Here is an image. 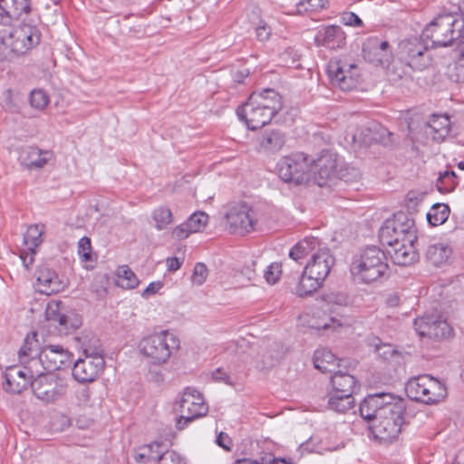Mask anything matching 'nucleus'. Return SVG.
Returning a JSON list of instances; mask_svg holds the SVG:
<instances>
[{
	"label": "nucleus",
	"instance_id": "obj_1",
	"mask_svg": "<svg viewBox=\"0 0 464 464\" xmlns=\"http://www.w3.org/2000/svg\"><path fill=\"white\" fill-rule=\"evenodd\" d=\"M283 107L282 96L275 89L253 92L247 101L237 109L238 119L248 130H256L270 123Z\"/></svg>",
	"mask_w": 464,
	"mask_h": 464
},
{
	"label": "nucleus",
	"instance_id": "obj_2",
	"mask_svg": "<svg viewBox=\"0 0 464 464\" xmlns=\"http://www.w3.org/2000/svg\"><path fill=\"white\" fill-rule=\"evenodd\" d=\"M410 416L406 411V402L396 397L394 401L388 403L374 420L368 426L375 440L388 444L395 441L404 425L409 424Z\"/></svg>",
	"mask_w": 464,
	"mask_h": 464
},
{
	"label": "nucleus",
	"instance_id": "obj_3",
	"mask_svg": "<svg viewBox=\"0 0 464 464\" xmlns=\"http://www.w3.org/2000/svg\"><path fill=\"white\" fill-rule=\"evenodd\" d=\"M389 265L383 250L369 246L354 256L350 265V273L354 281L371 284L389 276Z\"/></svg>",
	"mask_w": 464,
	"mask_h": 464
},
{
	"label": "nucleus",
	"instance_id": "obj_4",
	"mask_svg": "<svg viewBox=\"0 0 464 464\" xmlns=\"http://www.w3.org/2000/svg\"><path fill=\"white\" fill-rule=\"evenodd\" d=\"M464 32V18L457 13L438 14L422 30V35L430 41V47L455 45Z\"/></svg>",
	"mask_w": 464,
	"mask_h": 464
},
{
	"label": "nucleus",
	"instance_id": "obj_5",
	"mask_svg": "<svg viewBox=\"0 0 464 464\" xmlns=\"http://www.w3.org/2000/svg\"><path fill=\"white\" fill-rule=\"evenodd\" d=\"M179 339L168 330L143 337L139 343L140 353L150 363L161 365L166 363L171 354L179 348Z\"/></svg>",
	"mask_w": 464,
	"mask_h": 464
},
{
	"label": "nucleus",
	"instance_id": "obj_6",
	"mask_svg": "<svg viewBox=\"0 0 464 464\" xmlns=\"http://www.w3.org/2000/svg\"><path fill=\"white\" fill-rule=\"evenodd\" d=\"M40 17H31L21 20V24L12 30L7 35H4L5 46L15 55H23L36 47L42 37L39 28Z\"/></svg>",
	"mask_w": 464,
	"mask_h": 464
},
{
	"label": "nucleus",
	"instance_id": "obj_7",
	"mask_svg": "<svg viewBox=\"0 0 464 464\" xmlns=\"http://www.w3.org/2000/svg\"><path fill=\"white\" fill-rule=\"evenodd\" d=\"M37 334L32 333L25 338V350L33 352V355H40V360L46 372H52L70 368L73 354L60 344H45L41 347L36 339Z\"/></svg>",
	"mask_w": 464,
	"mask_h": 464
},
{
	"label": "nucleus",
	"instance_id": "obj_8",
	"mask_svg": "<svg viewBox=\"0 0 464 464\" xmlns=\"http://www.w3.org/2000/svg\"><path fill=\"white\" fill-rule=\"evenodd\" d=\"M84 358L74 362L72 369L73 378L81 383L94 382L102 372L105 361L101 345L83 347Z\"/></svg>",
	"mask_w": 464,
	"mask_h": 464
},
{
	"label": "nucleus",
	"instance_id": "obj_9",
	"mask_svg": "<svg viewBox=\"0 0 464 464\" xmlns=\"http://www.w3.org/2000/svg\"><path fill=\"white\" fill-rule=\"evenodd\" d=\"M279 178L287 183L300 185L309 179L311 162L308 155L303 152L283 157L277 163Z\"/></svg>",
	"mask_w": 464,
	"mask_h": 464
},
{
	"label": "nucleus",
	"instance_id": "obj_10",
	"mask_svg": "<svg viewBox=\"0 0 464 464\" xmlns=\"http://www.w3.org/2000/svg\"><path fill=\"white\" fill-rule=\"evenodd\" d=\"M430 47L428 39L422 34L404 39L399 44L401 58L409 66L419 71L425 69L431 63Z\"/></svg>",
	"mask_w": 464,
	"mask_h": 464
},
{
	"label": "nucleus",
	"instance_id": "obj_11",
	"mask_svg": "<svg viewBox=\"0 0 464 464\" xmlns=\"http://www.w3.org/2000/svg\"><path fill=\"white\" fill-rule=\"evenodd\" d=\"M396 233H406L408 242H417V229L413 218L403 211L393 214L392 218L386 219L379 230V238L382 245H391L396 241L393 236Z\"/></svg>",
	"mask_w": 464,
	"mask_h": 464
},
{
	"label": "nucleus",
	"instance_id": "obj_12",
	"mask_svg": "<svg viewBox=\"0 0 464 464\" xmlns=\"http://www.w3.org/2000/svg\"><path fill=\"white\" fill-rule=\"evenodd\" d=\"M180 411L183 414L177 420L176 428L184 430L188 423L196 419L206 416L208 406L205 403L202 395L194 388L187 387L179 401Z\"/></svg>",
	"mask_w": 464,
	"mask_h": 464
},
{
	"label": "nucleus",
	"instance_id": "obj_13",
	"mask_svg": "<svg viewBox=\"0 0 464 464\" xmlns=\"http://www.w3.org/2000/svg\"><path fill=\"white\" fill-rule=\"evenodd\" d=\"M415 330L420 336L428 337L436 342L450 339L454 330L446 320L423 316L414 320Z\"/></svg>",
	"mask_w": 464,
	"mask_h": 464
},
{
	"label": "nucleus",
	"instance_id": "obj_14",
	"mask_svg": "<svg viewBox=\"0 0 464 464\" xmlns=\"http://www.w3.org/2000/svg\"><path fill=\"white\" fill-rule=\"evenodd\" d=\"M362 57L370 63L387 67L392 63L393 54L388 41L378 36H370L362 44Z\"/></svg>",
	"mask_w": 464,
	"mask_h": 464
},
{
	"label": "nucleus",
	"instance_id": "obj_15",
	"mask_svg": "<svg viewBox=\"0 0 464 464\" xmlns=\"http://www.w3.org/2000/svg\"><path fill=\"white\" fill-rule=\"evenodd\" d=\"M0 23L10 25L14 20H25L38 15L31 0H0Z\"/></svg>",
	"mask_w": 464,
	"mask_h": 464
},
{
	"label": "nucleus",
	"instance_id": "obj_16",
	"mask_svg": "<svg viewBox=\"0 0 464 464\" xmlns=\"http://www.w3.org/2000/svg\"><path fill=\"white\" fill-rule=\"evenodd\" d=\"M230 227L236 233H249L254 229L256 219L254 210L246 202L232 206L226 214Z\"/></svg>",
	"mask_w": 464,
	"mask_h": 464
},
{
	"label": "nucleus",
	"instance_id": "obj_17",
	"mask_svg": "<svg viewBox=\"0 0 464 464\" xmlns=\"http://www.w3.org/2000/svg\"><path fill=\"white\" fill-rule=\"evenodd\" d=\"M61 304V302L49 303L45 309V318L49 326L54 327L60 335H67L79 328L81 320L63 314Z\"/></svg>",
	"mask_w": 464,
	"mask_h": 464
},
{
	"label": "nucleus",
	"instance_id": "obj_18",
	"mask_svg": "<svg viewBox=\"0 0 464 464\" xmlns=\"http://www.w3.org/2000/svg\"><path fill=\"white\" fill-rule=\"evenodd\" d=\"M36 286L41 294L51 295L63 291L66 286L63 276L50 267L47 264L37 266L34 273Z\"/></svg>",
	"mask_w": 464,
	"mask_h": 464
},
{
	"label": "nucleus",
	"instance_id": "obj_19",
	"mask_svg": "<svg viewBox=\"0 0 464 464\" xmlns=\"http://www.w3.org/2000/svg\"><path fill=\"white\" fill-rule=\"evenodd\" d=\"M335 258L326 246H320L313 253L311 260L304 266V274H310L324 282L329 276Z\"/></svg>",
	"mask_w": 464,
	"mask_h": 464
},
{
	"label": "nucleus",
	"instance_id": "obj_20",
	"mask_svg": "<svg viewBox=\"0 0 464 464\" xmlns=\"http://www.w3.org/2000/svg\"><path fill=\"white\" fill-rule=\"evenodd\" d=\"M310 162L314 182L319 187L325 186L327 180L334 178L336 174V155L331 151H323L316 160L310 159Z\"/></svg>",
	"mask_w": 464,
	"mask_h": 464
},
{
	"label": "nucleus",
	"instance_id": "obj_21",
	"mask_svg": "<svg viewBox=\"0 0 464 464\" xmlns=\"http://www.w3.org/2000/svg\"><path fill=\"white\" fill-rule=\"evenodd\" d=\"M396 397L390 392H377L367 395L360 403L359 411L361 416L367 420L368 426L375 420L379 411L388 403L394 401Z\"/></svg>",
	"mask_w": 464,
	"mask_h": 464
},
{
	"label": "nucleus",
	"instance_id": "obj_22",
	"mask_svg": "<svg viewBox=\"0 0 464 464\" xmlns=\"http://www.w3.org/2000/svg\"><path fill=\"white\" fill-rule=\"evenodd\" d=\"M355 64L341 65L339 62L330 63L328 65V76L334 85L343 91H350L357 85V75L353 73Z\"/></svg>",
	"mask_w": 464,
	"mask_h": 464
},
{
	"label": "nucleus",
	"instance_id": "obj_23",
	"mask_svg": "<svg viewBox=\"0 0 464 464\" xmlns=\"http://www.w3.org/2000/svg\"><path fill=\"white\" fill-rule=\"evenodd\" d=\"M31 388L37 399L47 403L55 401L60 396L58 383L50 374L34 377Z\"/></svg>",
	"mask_w": 464,
	"mask_h": 464
},
{
	"label": "nucleus",
	"instance_id": "obj_24",
	"mask_svg": "<svg viewBox=\"0 0 464 464\" xmlns=\"http://www.w3.org/2000/svg\"><path fill=\"white\" fill-rule=\"evenodd\" d=\"M53 153L49 150H42L37 147L29 146L23 148L19 154V161L26 169H38L44 167Z\"/></svg>",
	"mask_w": 464,
	"mask_h": 464
},
{
	"label": "nucleus",
	"instance_id": "obj_25",
	"mask_svg": "<svg viewBox=\"0 0 464 464\" xmlns=\"http://www.w3.org/2000/svg\"><path fill=\"white\" fill-rule=\"evenodd\" d=\"M5 390L14 394L25 390L29 384L31 385L33 380L24 368L21 369L17 366L8 367L5 372Z\"/></svg>",
	"mask_w": 464,
	"mask_h": 464
},
{
	"label": "nucleus",
	"instance_id": "obj_26",
	"mask_svg": "<svg viewBox=\"0 0 464 464\" xmlns=\"http://www.w3.org/2000/svg\"><path fill=\"white\" fill-rule=\"evenodd\" d=\"M314 42L317 46L337 49L345 44V34L340 26L329 25L316 33Z\"/></svg>",
	"mask_w": 464,
	"mask_h": 464
},
{
	"label": "nucleus",
	"instance_id": "obj_27",
	"mask_svg": "<svg viewBox=\"0 0 464 464\" xmlns=\"http://www.w3.org/2000/svg\"><path fill=\"white\" fill-rule=\"evenodd\" d=\"M415 242H401L400 245L389 246L388 253L393 263L398 266H410L419 258L414 246Z\"/></svg>",
	"mask_w": 464,
	"mask_h": 464
},
{
	"label": "nucleus",
	"instance_id": "obj_28",
	"mask_svg": "<svg viewBox=\"0 0 464 464\" xmlns=\"http://www.w3.org/2000/svg\"><path fill=\"white\" fill-rule=\"evenodd\" d=\"M450 131V120L447 115L433 114L425 126V133L438 142L443 141Z\"/></svg>",
	"mask_w": 464,
	"mask_h": 464
},
{
	"label": "nucleus",
	"instance_id": "obj_29",
	"mask_svg": "<svg viewBox=\"0 0 464 464\" xmlns=\"http://www.w3.org/2000/svg\"><path fill=\"white\" fill-rule=\"evenodd\" d=\"M33 352L25 350V342L19 350V361L24 364V369L32 379L45 374L44 364L40 360V355H33Z\"/></svg>",
	"mask_w": 464,
	"mask_h": 464
},
{
	"label": "nucleus",
	"instance_id": "obj_30",
	"mask_svg": "<svg viewBox=\"0 0 464 464\" xmlns=\"http://www.w3.org/2000/svg\"><path fill=\"white\" fill-rule=\"evenodd\" d=\"M322 246L321 241L314 237H306L297 242L289 251V257L299 262L308 255H313Z\"/></svg>",
	"mask_w": 464,
	"mask_h": 464
},
{
	"label": "nucleus",
	"instance_id": "obj_31",
	"mask_svg": "<svg viewBox=\"0 0 464 464\" xmlns=\"http://www.w3.org/2000/svg\"><path fill=\"white\" fill-rule=\"evenodd\" d=\"M331 383L334 389L333 393H343L353 395L356 388L355 378L342 371H336L331 377Z\"/></svg>",
	"mask_w": 464,
	"mask_h": 464
},
{
	"label": "nucleus",
	"instance_id": "obj_32",
	"mask_svg": "<svg viewBox=\"0 0 464 464\" xmlns=\"http://www.w3.org/2000/svg\"><path fill=\"white\" fill-rule=\"evenodd\" d=\"M260 148L266 152L275 153L285 143V134L278 130H266L258 139Z\"/></svg>",
	"mask_w": 464,
	"mask_h": 464
},
{
	"label": "nucleus",
	"instance_id": "obj_33",
	"mask_svg": "<svg viewBox=\"0 0 464 464\" xmlns=\"http://www.w3.org/2000/svg\"><path fill=\"white\" fill-rule=\"evenodd\" d=\"M429 382V375H420L419 377L411 379L405 386V392L408 397L416 401L425 403L426 391L424 390Z\"/></svg>",
	"mask_w": 464,
	"mask_h": 464
},
{
	"label": "nucleus",
	"instance_id": "obj_34",
	"mask_svg": "<svg viewBox=\"0 0 464 464\" xmlns=\"http://www.w3.org/2000/svg\"><path fill=\"white\" fill-rule=\"evenodd\" d=\"M336 356L325 348L317 349L314 354V365L316 369L322 372H334L335 367L338 366L336 363Z\"/></svg>",
	"mask_w": 464,
	"mask_h": 464
},
{
	"label": "nucleus",
	"instance_id": "obj_35",
	"mask_svg": "<svg viewBox=\"0 0 464 464\" xmlns=\"http://www.w3.org/2000/svg\"><path fill=\"white\" fill-rule=\"evenodd\" d=\"M163 444L161 442H153L140 447L135 452L134 459L139 463H149L151 461L160 462L162 456Z\"/></svg>",
	"mask_w": 464,
	"mask_h": 464
},
{
	"label": "nucleus",
	"instance_id": "obj_36",
	"mask_svg": "<svg viewBox=\"0 0 464 464\" xmlns=\"http://www.w3.org/2000/svg\"><path fill=\"white\" fill-rule=\"evenodd\" d=\"M426 386L428 387L424 388L426 391L425 404H436L447 397L446 385L438 379L429 375V382Z\"/></svg>",
	"mask_w": 464,
	"mask_h": 464
},
{
	"label": "nucleus",
	"instance_id": "obj_37",
	"mask_svg": "<svg viewBox=\"0 0 464 464\" xmlns=\"http://www.w3.org/2000/svg\"><path fill=\"white\" fill-rule=\"evenodd\" d=\"M323 283L312 275L304 274V271L296 285L295 293L300 297L312 295L323 285Z\"/></svg>",
	"mask_w": 464,
	"mask_h": 464
},
{
	"label": "nucleus",
	"instance_id": "obj_38",
	"mask_svg": "<svg viewBox=\"0 0 464 464\" xmlns=\"http://www.w3.org/2000/svg\"><path fill=\"white\" fill-rule=\"evenodd\" d=\"M450 255L451 249L448 246L440 243L430 246L426 252L428 261L435 266L444 264Z\"/></svg>",
	"mask_w": 464,
	"mask_h": 464
},
{
	"label": "nucleus",
	"instance_id": "obj_39",
	"mask_svg": "<svg viewBox=\"0 0 464 464\" xmlns=\"http://www.w3.org/2000/svg\"><path fill=\"white\" fill-rule=\"evenodd\" d=\"M355 401L353 395H346L343 393H333L328 400V406L331 410L345 413L354 408Z\"/></svg>",
	"mask_w": 464,
	"mask_h": 464
},
{
	"label": "nucleus",
	"instance_id": "obj_40",
	"mask_svg": "<svg viewBox=\"0 0 464 464\" xmlns=\"http://www.w3.org/2000/svg\"><path fill=\"white\" fill-rule=\"evenodd\" d=\"M450 207L447 204H434L427 213V220L430 225L436 227L447 221L450 216Z\"/></svg>",
	"mask_w": 464,
	"mask_h": 464
},
{
	"label": "nucleus",
	"instance_id": "obj_41",
	"mask_svg": "<svg viewBox=\"0 0 464 464\" xmlns=\"http://www.w3.org/2000/svg\"><path fill=\"white\" fill-rule=\"evenodd\" d=\"M459 184V178L453 170L440 172L436 181L437 189L442 193L452 192Z\"/></svg>",
	"mask_w": 464,
	"mask_h": 464
},
{
	"label": "nucleus",
	"instance_id": "obj_42",
	"mask_svg": "<svg viewBox=\"0 0 464 464\" xmlns=\"http://www.w3.org/2000/svg\"><path fill=\"white\" fill-rule=\"evenodd\" d=\"M117 285L122 288L133 289L139 285V279L128 266H119Z\"/></svg>",
	"mask_w": 464,
	"mask_h": 464
},
{
	"label": "nucleus",
	"instance_id": "obj_43",
	"mask_svg": "<svg viewBox=\"0 0 464 464\" xmlns=\"http://www.w3.org/2000/svg\"><path fill=\"white\" fill-rule=\"evenodd\" d=\"M152 218L155 221V227L158 230H163L173 222L172 212L169 208L160 206L152 212Z\"/></svg>",
	"mask_w": 464,
	"mask_h": 464
},
{
	"label": "nucleus",
	"instance_id": "obj_44",
	"mask_svg": "<svg viewBox=\"0 0 464 464\" xmlns=\"http://www.w3.org/2000/svg\"><path fill=\"white\" fill-rule=\"evenodd\" d=\"M43 226L38 224L30 226L24 235V243L27 249H35L42 242Z\"/></svg>",
	"mask_w": 464,
	"mask_h": 464
},
{
	"label": "nucleus",
	"instance_id": "obj_45",
	"mask_svg": "<svg viewBox=\"0 0 464 464\" xmlns=\"http://www.w3.org/2000/svg\"><path fill=\"white\" fill-rule=\"evenodd\" d=\"M208 216L205 212H195L187 219V224L192 233L199 232L205 228Z\"/></svg>",
	"mask_w": 464,
	"mask_h": 464
},
{
	"label": "nucleus",
	"instance_id": "obj_46",
	"mask_svg": "<svg viewBox=\"0 0 464 464\" xmlns=\"http://www.w3.org/2000/svg\"><path fill=\"white\" fill-rule=\"evenodd\" d=\"M328 0H301L297 5L298 13L319 12L326 8Z\"/></svg>",
	"mask_w": 464,
	"mask_h": 464
},
{
	"label": "nucleus",
	"instance_id": "obj_47",
	"mask_svg": "<svg viewBox=\"0 0 464 464\" xmlns=\"http://www.w3.org/2000/svg\"><path fill=\"white\" fill-rule=\"evenodd\" d=\"M30 104L37 110L44 109L49 103V97L43 90H34L29 97Z\"/></svg>",
	"mask_w": 464,
	"mask_h": 464
},
{
	"label": "nucleus",
	"instance_id": "obj_48",
	"mask_svg": "<svg viewBox=\"0 0 464 464\" xmlns=\"http://www.w3.org/2000/svg\"><path fill=\"white\" fill-rule=\"evenodd\" d=\"M282 274L281 263L274 262L269 265L264 272V277L269 285H275Z\"/></svg>",
	"mask_w": 464,
	"mask_h": 464
},
{
	"label": "nucleus",
	"instance_id": "obj_49",
	"mask_svg": "<svg viewBox=\"0 0 464 464\" xmlns=\"http://www.w3.org/2000/svg\"><path fill=\"white\" fill-rule=\"evenodd\" d=\"M208 274V267L203 263H197L193 269L191 276L192 283L201 285L207 279Z\"/></svg>",
	"mask_w": 464,
	"mask_h": 464
},
{
	"label": "nucleus",
	"instance_id": "obj_50",
	"mask_svg": "<svg viewBox=\"0 0 464 464\" xmlns=\"http://www.w3.org/2000/svg\"><path fill=\"white\" fill-rule=\"evenodd\" d=\"M159 464H188L187 461L177 452L166 450L162 453Z\"/></svg>",
	"mask_w": 464,
	"mask_h": 464
},
{
	"label": "nucleus",
	"instance_id": "obj_51",
	"mask_svg": "<svg viewBox=\"0 0 464 464\" xmlns=\"http://www.w3.org/2000/svg\"><path fill=\"white\" fill-rule=\"evenodd\" d=\"M92 245L91 240L87 237H82L78 242V254L82 257L84 261H90L92 255Z\"/></svg>",
	"mask_w": 464,
	"mask_h": 464
},
{
	"label": "nucleus",
	"instance_id": "obj_52",
	"mask_svg": "<svg viewBox=\"0 0 464 464\" xmlns=\"http://www.w3.org/2000/svg\"><path fill=\"white\" fill-rule=\"evenodd\" d=\"M379 137L372 138L383 146H392L394 144V134L384 127H380L378 131Z\"/></svg>",
	"mask_w": 464,
	"mask_h": 464
},
{
	"label": "nucleus",
	"instance_id": "obj_53",
	"mask_svg": "<svg viewBox=\"0 0 464 464\" xmlns=\"http://www.w3.org/2000/svg\"><path fill=\"white\" fill-rule=\"evenodd\" d=\"M256 262L255 260L246 262L238 272V276L245 277L248 282L254 280L256 277Z\"/></svg>",
	"mask_w": 464,
	"mask_h": 464
},
{
	"label": "nucleus",
	"instance_id": "obj_54",
	"mask_svg": "<svg viewBox=\"0 0 464 464\" xmlns=\"http://www.w3.org/2000/svg\"><path fill=\"white\" fill-rule=\"evenodd\" d=\"M342 23L345 25L362 27L363 26L362 20L353 12L343 13L342 15Z\"/></svg>",
	"mask_w": 464,
	"mask_h": 464
},
{
	"label": "nucleus",
	"instance_id": "obj_55",
	"mask_svg": "<svg viewBox=\"0 0 464 464\" xmlns=\"http://www.w3.org/2000/svg\"><path fill=\"white\" fill-rule=\"evenodd\" d=\"M212 379L215 382H224L225 384H227V385H230V386H234L235 385V382L232 380V377L230 376V374H228L222 368H217L212 372Z\"/></svg>",
	"mask_w": 464,
	"mask_h": 464
},
{
	"label": "nucleus",
	"instance_id": "obj_56",
	"mask_svg": "<svg viewBox=\"0 0 464 464\" xmlns=\"http://www.w3.org/2000/svg\"><path fill=\"white\" fill-rule=\"evenodd\" d=\"M190 234H192L190 228L188 227L187 222H183L182 224L177 226L172 230V237L178 240H182L187 238Z\"/></svg>",
	"mask_w": 464,
	"mask_h": 464
},
{
	"label": "nucleus",
	"instance_id": "obj_57",
	"mask_svg": "<svg viewBox=\"0 0 464 464\" xmlns=\"http://www.w3.org/2000/svg\"><path fill=\"white\" fill-rule=\"evenodd\" d=\"M215 442L218 447L222 448L226 451H231V450H232V447H233L232 440L226 432H223V431L219 432L217 435Z\"/></svg>",
	"mask_w": 464,
	"mask_h": 464
},
{
	"label": "nucleus",
	"instance_id": "obj_58",
	"mask_svg": "<svg viewBox=\"0 0 464 464\" xmlns=\"http://www.w3.org/2000/svg\"><path fill=\"white\" fill-rule=\"evenodd\" d=\"M376 353L384 360H388L396 353V350L391 344L382 343L376 345Z\"/></svg>",
	"mask_w": 464,
	"mask_h": 464
},
{
	"label": "nucleus",
	"instance_id": "obj_59",
	"mask_svg": "<svg viewBox=\"0 0 464 464\" xmlns=\"http://www.w3.org/2000/svg\"><path fill=\"white\" fill-rule=\"evenodd\" d=\"M34 255L35 249H28V251H22L20 254V258L23 262L24 268L29 271L31 266L34 262Z\"/></svg>",
	"mask_w": 464,
	"mask_h": 464
},
{
	"label": "nucleus",
	"instance_id": "obj_60",
	"mask_svg": "<svg viewBox=\"0 0 464 464\" xmlns=\"http://www.w3.org/2000/svg\"><path fill=\"white\" fill-rule=\"evenodd\" d=\"M343 325V323L341 319H337L334 317H330L328 319V322H325L324 324H320L317 325V329H323V330H336L338 327H342Z\"/></svg>",
	"mask_w": 464,
	"mask_h": 464
},
{
	"label": "nucleus",
	"instance_id": "obj_61",
	"mask_svg": "<svg viewBox=\"0 0 464 464\" xmlns=\"http://www.w3.org/2000/svg\"><path fill=\"white\" fill-rule=\"evenodd\" d=\"M256 38L259 41H261V42L266 41L269 39L270 34H271L270 27L267 26L266 23H263L262 24H259L256 28Z\"/></svg>",
	"mask_w": 464,
	"mask_h": 464
},
{
	"label": "nucleus",
	"instance_id": "obj_62",
	"mask_svg": "<svg viewBox=\"0 0 464 464\" xmlns=\"http://www.w3.org/2000/svg\"><path fill=\"white\" fill-rule=\"evenodd\" d=\"M162 285V283L160 281L150 283L142 292V296L149 297L150 295L158 293Z\"/></svg>",
	"mask_w": 464,
	"mask_h": 464
},
{
	"label": "nucleus",
	"instance_id": "obj_63",
	"mask_svg": "<svg viewBox=\"0 0 464 464\" xmlns=\"http://www.w3.org/2000/svg\"><path fill=\"white\" fill-rule=\"evenodd\" d=\"M407 208L409 210H414L416 211V208L419 204V202L421 200V198L416 196L414 192H409L407 195Z\"/></svg>",
	"mask_w": 464,
	"mask_h": 464
},
{
	"label": "nucleus",
	"instance_id": "obj_64",
	"mask_svg": "<svg viewBox=\"0 0 464 464\" xmlns=\"http://www.w3.org/2000/svg\"><path fill=\"white\" fill-rule=\"evenodd\" d=\"M455 45L459 53V62H464V32L461 36L458 39Z\"/></svg>",
	"mask_w": 464,
	"mask_h": 464
}]
</instances>
